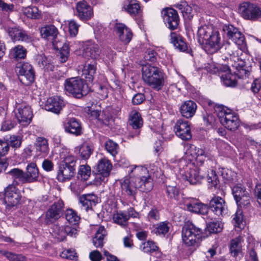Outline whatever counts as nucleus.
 Segmentation results:
<instances>
[{
  "mask_svg": "<svg viewBox=\"0 0 261 261\" xmlns=\"http://www.w3.org/2000/svg\"><path fill=\"white\" fill-rule=\"evenodd\" d=\"M69 55V48L68 45H64L61 48L59 53L60 61L62 63L65 62Z\"/></svg>",
  "mask_w": 261,
  "mask_h": 261,
  "instance_id": "56",
  "label": "nucleus"
},
{
  "mask_svg": "<svg viewBox=\"0 0 261 261\" xmlns=\"http://www.w3.org/2000/svg\"><path fill=\"white\" fill-rule=\"evenodd\" d=\"M0 254L6 256L10 261H27L26 258L20 254H16L6 250H1Z\"/></svg>",
  "mask_w": 261,
  "mask_h": 261,
  "instance_id": "48",
  "label": "nucleus"
},
{
  "mask_svg": "<svg viewBox=\"0 0 261 261\" xmlns=\"http://www.w3.org/2000/svg\"><path fill=\"white\" fill-rule=\"evenodd\" d=\"M15 116L20 123L29 124L33 117V113L30 107L26 103L16 102Z\"/></svg>",
  "mask_w": 261,
  "mask_h": 261,
  "instance_id": "14",
  "label": "nucleus"
},
{
  "mask_svg": "<svg viewBox=\"0 0 261 261\" xmlns=\"http://www.w3.org/2000/svg\"><path fill=\"white\" fill-rule=\"evenodd\" d=\"M114 31L119 39L124 44L128 43L131 40L133 33L129 28L122 23H116L114 27Z\"/></svg>",
  "mask_w": 261,
  "mask_h": 261,
  "instance_id": "25",
  "label": "nucleus"
},
{
  "mask_svg": "<svg viewBox=\"0 0 261 261\" xmlns=\"http://www.w3.org/2000/svg\"><path fill=\"white\" fill-rule=\"evenodd\" d=\"M23 14L28 18L39 19L41 17V12L36 7H28L24 9Z\"/></svg>",
  "mask_w": 261,
  "mask_h": 261,
  "instance_id": "45",
  "label": "nucleus"
},
{
  "mask_svg": "<svg viewBox=\"0 0 261 261\" xmlns=\"http://www.w3.org/2000/svg\"><path fill=\"white\" fill-rule=\"evenodd\" d=\"M197 36L198 42L207 54H214L221 48L220 34L212 27L201 26L198 30Z\"/></svg>",
  "mask_w": 261,
  "mask_h": 261,
  "instance_id": "1",
  "label": "nucleus"
},
{
  "mask_svg": "<svg viewBox=\"0 0 261 261\" xmlns=\"http://www.w3.org/2000/svg\"><path fill=\"white\" fill-rule=\"evenodd\" d=\"M210 208L217 216H223L227 212L224 200L219 196H215L210 201Z\"/></svg>",
  "mask_w": 261,
  "mask_h": 261,
  "instance_id": "23",
  "label": "nucleus"
},
{
  "mask_svg": "<svg viewBox=\"0 0 261 261\" xmlns=\"http://www.w3.org/2000/svg\"><path fill=\"white\" fill-rule=\"evenodd\" d=\"M223 30L227 38L237 45L238 48L242 49L245 47V37L237 28L232 25L227 24L223 26Z\"/></svg>",
  "mask_w": 261,
  "mask_h": 261,
  "instance_id": "12",
  "label": "nucleus"
},
{
  "mask_svg": "<svg viewBox=\"0 0 261 261\" xmlns=\"http://www.w3.org/2000/svg\"><path fill=\"white\" fill-rule=\"evenodd\" d=\"M39 169L34 163H29L26 167L25 176L27 183H31L38 180L39 177Z\"/></svg>",
  "mask_w": 261,
  "mask_h": 261,
  "instance_id": "32",
  "label": "nucleus"
},
{
  "mask_svg": "<svg viewBox=\"0 0 261 261\" xmlns=\"http://www.w3.org/2000/svg\"><path fill=\"white\" fill-rule=\"evenodd\" d=\"M105 147L106 149L109 152L112 156H115L118 151V145L111 140L107 141L105 143Z\"/></svg>",
  "mask_w": 261,
  "mask_h": 261,
  "instance_id": "51",
  "label": "nucleus"
},
{
  "mask_svg": "<svg viewBox=\"0 0 261 261\" xmlns=\"http://www.w3.org/2000/svg\"><path fill=\"white\" fill-rule=\"evenodd\" d=\"M10 149L9 143L0 139V156H4L7 154Z\"/></svg>",
  "mask_w": 261,
  "mask_h": 261,
  "instance_id": "61",
  "label": "nucleus"
},
{
  "mask_svg": "<svg viewBox=\"0 0 261 261\" xmlns=\"http://www.w3.org/2000/svg\"><path fill=\"white\" fill-rule=\"evenodd\" d=\"M76 16L83 21L90 19L93 16L92 7L85 0L80 1L76 5Z\"/></svg>",
  "mask_w": 261,
  "mask_h": 261,
  "instance_id": "20",
  "label": "nucleus"
},
{
  "mask_svg": "<svg viewBox=\"0 0 261 261\" xmlns=\"http://www.w3.org/2000/svg\"><path fill=\"white\" fill-rule=\"evenodd\" d=\"M91 175V168L88 165H81L79 169L77 177L81 180H87Z\"/></svg>",
  "mask_w": 261,
  "mask_h": 261,
  "instance_id": "47",
  "label": "nucleus"
},
{
  "mask_svg": "<svg viewBox=\"0 0 261 261\" xmlns=\"http://www.w3.org/2000/svg\"><path fill=\"white\" fill-rule=\"evenodd\" d=\"M21 198L19 190L15 185H10L5 190V201L9 207H13L19 202Z\"/></svg>",
  "mask_w": 261,
  "mask_h": 261,
  "instance_id": "17",
  "label": "nucleus"
},
{
  "mask_svg": "<svg viewBox=\"0 0 261 261\" xmlns=\"http://www.w3.org/2000/svg\"><path fill=\"white\" fill-rule=\"evenodd\" d=\"M63 207L64 203L62 201L58 200L54 202L45 213L44 222L46 224H50L57 221L60 217Z\"/></svg>",
  "mask_w": 261,
  "mask_h": 261,
  "instance_id": "15",
  "label": "nucleus"
},
{
  "mask_svg": "<svg viewBox=\"0 0 261 261\" xmlns=\"http://www.w3.org/2000/svg\"><path fill=\"white\" fill-rule=\"evenodd\" d=\"M197 105L192 100L184 102L180 107V112L182 117L186 118L192 117L196 111Z\"/></svg>",
  "mask_w": 261,
  "mask_h": 261,
  "instance_id": "28",
  "label": "nucleus"
},
{
  "mask_svg": "<svg viewBox=\"0 0 261 261\" xmlns=\"http://www.w3.org/2000/svg\"><path fill=\"white\" fill-rule=\"evenodd\" d=\"M97 88L96 89V92L97 94V97L99 99H103L107 98L108 96V89L102 85H97Z\"/></svg>",
  "mask_w": 261,
  "mask_h": 261,
  "instance_id": "58",
  "label": "nucleus"
},
{
  "mask_svg": "<svg viewBox=\"0 0 261 261\" xmlns=\"http://www.w3.org/2000/svg\"><path fill=\"white\" fill-rule=\"evenodd\" d=\"M143 81L152 89L159 91L162 89L166 82V75L159 67L149 64L142 68Z\"/></svg>",
  "mask_w": 261,
  "mask_h": 261,
  "instance_id": "2",
  "label": "nucleus"
},
{
  "mask_svg": "<svg viewBox=\"0 0 261 261\" xmlns=\"http://www.w3.org/2000/svg\"><path fill=\"white\" fill-rule=\"evenodd\" d=\"M156 55L154 50L149 49L145 52L144 58L146 61L154 62L156 60Z\"/></svg>",
  "mask_w": 261,
  "mask_h": 261,
  "instance_id": "60",
  "label": "nucleus"
},
{
  "mask_svg": "<svg viewBox=\"0 0 261 261\" xmlns=\"http://www.w3.org/2000/svg\"><path fill=\"white\" fill-rule=\"evenodd\" d=\"M239 12L246 20L256 21L261 18V8L251 2H245L240 4Z\"/></svg>",
  "mask_w": 261,
  "mask_h": 261,
  "instance_id": "9",
  "label": "nucleus"
},
{
  "mask_svg": "<svg viewBox=\"0 0 261 261\" xmlns=\"http://www.w3.org/2000/svg\"><path fill=\"white\" fill-rule=\"evenodd\" d=\"M123 8L131 15H136L141 11L139 4L134 1H131L128 5L124 6Z\"/></svg>",
  "mask_w": 261,
  "mask_h": 261,
  "instance_id": "46",
  "label": "nucleus"
},
{
  "mask_svg": "<svg viewBox=\"0 0 261 261\" xmlns=\"http://www.w3.org/2000/svg\"><path fill=\"white\" fill-rule=\"evenodd\" d=\"M174 131L176 136L183 140H190L192 137L190 126L187 121L178 120L174 126Z\"/></svg>",
  "mask_w": 261,
  "mask_h": 261,
  "instance_id": "21",
  "label": "nucleus"
},
{
  "mask_svg": "<svg viewBox=\"0 0 261 261\" xmlns=\"http://www.w3.org/2000/svg\"><path fill=\"white\" fill-rule=\"evenodd\" d=\"M238 205L242 207L247 206L250 204V197L248 193L242 196L239 200L236 201Z\"/></svg>",
  "mask_w": 261,
  "mask_h": 261,
  "instance_id": "63",
  "label": "nucleus"
},
{
  "mask_svg": "<svg viewBox=\"0 0 261 261\" xmlns=\"http://www.w3.org/2000/svg\"><path fill=\"white\" fill-rule=\"evenodd\" d=\"M181 237L183 242L187 246H196L202 241V230L193 223H188L182 227Z\"/></svg>",
  "mask_w": 261,
  "mask_h": 261,
  "instance_id": "8",
  "label": "nucleus"
},
{
  "mask_svg": "<svg viewBox=\"0 0 261 261\" xmlns=\"http://www.w3.org/2000/svg\"><path fill=\"white\" fill-rule=\"evenodd\" d=\"M166 193L170 198L177 200L179 196V190L175 186H168L166 188Z\"/></svg>",
  "mask_w": 261,
  "mask_h": 261,
  "instance_id": "55",
  "label": "nucleus"
},
{
  "mask_svg": "<svg viewBox=\"0 0 261 261\" xmlns=\"http://www.w3.org/2000/svg\"><path fill=\"white\" fill-rule=\"evenodd\" d=\"M170 38L171 42L178 50L180 51H185L187 50V45L181 37L175 33L172 32L170 34Z\"/></svg>",
  "mask_w": 261,
  "mask_h": 261,
  "instance_id": "36",
  "label": "nucleus"
},
{
  "mask_svg": "<svg viewBox=\"0 0 261 261\" xmlns=\"http://www.w3.org/2000/svg\"><path fill=\"white\" fill-rule=\"evenodd\" d=\"M85 53L87 56H89L94 59H97L99 57L100 50L97 44H92L86 47Z\"/></svg>",
  "mask_w": 261,
  "mask_h": 261,
  "instance_id": "44",
  "label": "nucleus"
},
{
  "mask_svg": "<svg viewBox=\"0 0 261 261\" xmlns=\"http://www.w3.org/2000/svg\"><path fill=\"white\" fill-rule=\"evenodd\" d=\"M35 146L36 150L40 155L46 156L49 151L48 140L43 137H38L36 139Z\"/></svg>",
  "mask_w": 261,
  "mask_h": 261,
  "instance_id": "29",
  "label": "nucleus"
},
{
  "mask_svg": "<svg viewBox=\"0 0 261 261\" xmlns=\"http://www.w3.org/2000/svg\"><path fill=\"white\" fill-rule=\"evenodd\" d=\"M98 200L97 196L93 193L84 194L79 198L82 207L86 211L95 206L98 203Z\"/></svg>",
  "mask_w": 261,
  "mask_h": 261,
  "instance_id": "26",
  "label": "nucleus"
},
{
  "mask_svg": "<svg viewBox=\"0 0 261 261\" xmlns=\"http://www.w3.org/2000/svg\"><path fill=\"white\" fill-rule=\"evenodd\" d=\"M169 224L167 222H162L153 226L152 231L156 235L165 236L169 230Z\"/></svg>",
  "mask_w": 261,
  "mask_h": 261,
  "instance_id": "41",
  "label": "nucleus"
},
{
  "mask_svg": "<svg viewBox=\"0 0 261 261\" xmlns=\"http://www.w3.org/2000/svg\"><path fill=\"white\" fill-rule=\"evenodd\" d=\"M232 193L236 201L239 200L242 196L248 193L245 188L240 185H237L232 188Z\"/></svg>",
  "mask_w": 261,
  "mask_h": 261,
  "instance_id": "49",
  "label": "nucleus"
},
{
  "mask_svg": "<svg viewBox=\"0 0 261 261\" xmlns=\"http://www.w3.org/2000/svg\"><path fill=\"white\" fill-rule=\"evenodd\" d=\"M107 231L103 226H100L97 229L95 237L93 238V244L96 248L101 247L103 245V240L107 236Z\"/></svg>",
  "mask_w": 261,
  "mask_h": 261,
  "instance_id": "35",
  "label": "nucleus"
},
{
  "mask_svg": "<svg viewBox=\"0 0 261 261\" xmlns=\"http://www.w3.org/2000/svg\"><path fill=\"white\" fill-rule=\"evenodd\" d=\"M65 106V102L59 96L48 98L44 105V109L55 114H59Z\"/></svg>",
  "mask_w": 261,
  "mask_h": 261,
  "instance_id": "24",
  "label": "nucleus"
},
{
  "mask_svg": "<svg viewBox=\"0 0 261 261\" xmlns=\"http://www.w3.org/2000/svg\"><path fill=\"white\" fill-rule=\"evenodd\" d=\"M114 222L122 227L126 226L128 224V216L126 212H119L114 214L113 217Z\"/></svg>",
  "mask_w": 261,
  "mask_h": 261,
  "instance_id": "42",
  "label": "nucleus"
},
{
  "mask_svg": "<svg viewBox=\"0 0 261 261\" xmlns=\"http://www.w3.org/2000/svg\"><path fill=\"white\" fill-rule=\"evenodd\" d=\"M243 243V239L241 236H239L231 240L230 245V251L232 255L236 256L241 253Z\"/></svg>",
  "mask_w": 261,
  "mask_h": 261,
  "instance_id": "37",
  "label": "nucleus"
},
{
  "mask_svg": "<svg viewBox=\"0 0 261 261\" xmlns=\"http://www.w3.org/2000/svg\"><path fill=\"white\" fill-rule=\"evenodd\" d=\"M235 45L227 43L225 45L224 54L226 56L224 60H228L229 65L234 68L236 71L234 73L240 76H247L250 72L251 68L247 66L245 62L240 60L238 56L234 55Z\"/></svg>",
  "mask_w": 261,
  "mask_h": 261,
  "instance_id": "5",
  "label": "nucleus"
},
{
  "mask_svg": "<svg viewBox=\"0 0 261 261\" xmlns=\"http://www.w3.org/2000/svg\"><path fill=\"white\" fill-rule=\"evenodd\" d=\"M160 169L155 164H151L148 168L142 166H134L132 167V173L133 175L141 177L144 182L146 179H150L152 188L153 187V180L154 177H157L160 174Z\"/></svg>",
  "mask_w": 261,
  "mask_h": 261,
  "instance_id": "11",
  "label": "nucleus"
},
{
  "mask_svg": "<svg viewBox=\"0 0 261 261\" xmlns=\"http://www.w3.org/2000/svg\"><path fill=\"white\" fill-rule=\"evenodd\" d=\"M141 248L142 250L146 253L153 252L158 249V247L156 245L155 243L152 241H148L147 242L143 243Z\"/></svg>",
  "mask_w": 261,
  "mask_h": 261,
  "instance_id": "54",
  "label": "nucleus"
},
{
  "mask_svg": "<svg viewBox=\"0 0 261 261\" xmlns=\"http://www.w3.org/2000/svg\"><path fill=\"white\" fill-rule=\"evenodd\" d=\"M96 73V62L93 61L91 63L86 65L83 70V75L86 81L92 82Z\"/></svg>",
  "mask_w": 261,
  "mask_h": 261,
  "instance_id": "34",
  "label": "nucleus"
},
{
  "mask_svg": "<svg viewBox=\"0 0 261 261\" xmlns=\"http://www.w3.org/2000/svg\"><path fill=\"white\" fill-rule=\"evenodd\" d=\"M207 181L209 184V186L212 188L214 187L216 188L217 186L219 184V180L218 179V175H217L216 171L212 169L208 172L207 176Z\"/></svg>",
  "mask_w": 261,
  "mask_h": 261,
  "instance_id": "52",
  "label": "nucleus"
},
{
  "mask_svg": "<svg viewBox=\"0 0 261 261\" xmlns=\"http://www.w3.org/2000/svg\"><path fill=\"white\" fill-rule=\"evenodd\" d=\"M79 26L74 20L68 21V31L71 36L75 37L77 34Z\"/></svg>",
  "mask_w": 261,
  "mask_h": 261,
  "instance_id": "57",
  "label": "nucleus"
},
{
  "mask_svg": "<svg viewBox=\"0 0 261 261\" xmlns=\"http://www.w3.org/2000/svg\"><path fill=\"white\" fill-rule=\"evenodd\" d=\"M207 228L211 233H218L222 229V224L219 222H212L208 224Z\"/></svg>",
  "mask_w": 261,
  "mask_h": 261,
  "instance_id": "59",
  "label": "nucleus"
},
{
  "mask_svg": "<svg viewBox=\"0 0 261 261\" xmlns=\"http://www.w3.org/2000/svg\"><path fill=\"white\" fill-rule=\"evenodd\" d=\"M215 112L220 123L228 129L233 131L239 126L238 116L232 112L231 110L223 106H219L215 108Z\"/></svg>",
  "mask_w": 261,
  "mask_h": 261,
  "instance_id": "6",
  "label": "nucleus"
},
{
  "mask_svg": "<svg viewBox=\"0 0 261 261\" xmlns=\"http://www.w3.org/2000/svg\"><path fill=\"white\" fill-rule=\"evenodd\" d=\"M129 178H125L121 183V188L123 191L128 195L134 196L136 190L138 189L141 192H147L152 189L150 179H146V182L137 175H133L132 169L129 171Z\"/></svg>",
  "mask_w": 261,
  "mask_h": 261,
  "instance_id": "4",
  "label": "nucleus"
},
{
  "mask_svg": "<svg viewBox=\"0 0 261 261\" xmlns=\"http://www.w3.org/2000/svg\"><path fill=\"white\" fill-rule=\"evenodd\" d=\"M65 130L66 132L79 136L82 134L81 123L77 120L72 118L64 124Z\"/></svg>",
  "mask_w": 261,
  "mask_h": 261,
  "instance_id": "30",
  "label": "nucleus"
},
{
  "mask_svg": "<svg viewBox=\"0 0 261 261\" xmlns=\"http://www.w3.org/2000/svg\"><path fill=\"white\" fill-rule=\"evenodd\" d=\"M229 65H225L221 70V81L224 85L227 87H234L236 85L235 76L230 73Z\"/></svg>",
  "mask_w": 261,
  "mask_h": 261,
  "instance_id": "31",
  "label": "nucleus"
},
{
  "mask_svg": "<svg viewBox=\"0 0 261 261\" xmlns=\"http://www.w3.org/2000/svg\"><path fill=\"white\" fill-rule=\"evenodd\" d=\"M178 167L179 173L185 177L191 184H196L203 178V175L200 174L199 169L185 158L180 159L178 163Z\"/></svg>",
  "mask_w": 261,
  "mask_h": 261,
  "instance_id": "7",
  "label": "nucleus"
},
{
  "mask_svg": "<svg viewBox=\"0 0 261 261\" xmlns=\"http://www.w3.org/2000/svg\"><path fill=\"white\" fill-rule=\"evenodd\" d=\"M112 168V165L108 159L103 158L98 162L96 171L97 178L101 181H104L110 173Z\"/></svg>",
  "mask_w": 261,
  "mask_h": 261,
  "instance_id": "22",
  "label": "nucleus"
},
{
  "mask_svg": "<svg viewBox=\"0 0 261 261\" xmlns=\"http://www.w3.org/2000/svg\"><path fill=\"white\" fill-rule=\"evenodd\" d=\"M74 151L84 160L88 159L93 152L91 147L87 143H83L74 148Z\"/></svg>",
  "mask_w": 261,
  "mask_h": 261,
  "instance_id": "38",
  "label": "nucleus"
},
{
  "mask_svg": "<svg viewBox=\"0 0 261 261\" xmlns=\"http://www.w3.org/2000/svg\"><path fill=\"white\" fill-rule=\"evenodd\" d=\"M128 124L134 129V132L129 133L128 138H134L140 134V129L142 127L143 121L140 114L136 110L132 111L129 116Z\"/></svg>",
  "mask_w": 261,
  "mask_h": 261,
  "instance_id": "19",
  "label": "nucleus"
},
{
  "mask_svg": "<svg viewBox=\"0 0 261 261\" xmlns=\"http://www.w3.org/2000/svg\"><path fill=\"white\" fill-rule=\"evenodd\" d=\"M10 144L12 147L19 148L21 144V140L19 137L13 135L10 137Z\"/></svg>",
  "mask_w": 261,
  "mask_h": 261,
  "instance_id": "62",
  "label": "nucleus"
},
{
  "mask_svg": "<svg viewBox=\"0 0 261 261\" xmlns=\"http://www.w3.org/2000/svg\"><path fill=\"white\" fill-rule=\"evenodd\" d=\"M65 216L66 220L71 224H78L80 217L76 212L72 208H68L65 212Z\"/></svg>",
  "mask_w": 261,
  "mask_h": 261,
  "instance_id": "43",
  "label": "nucleus"
},
{
  "mask_svg": "<svg viewBox=\"0 0 261 261\" xmlns=\"http://www.w3.org/2000/svg\"><path fill=\"white\" fill-rule=\"evenodd\" d=\"M162 15L166 25L171 30L177 28L179 19L177 12L172 8H166L162 10Z\"/></svg>",
  "mask_w": 261,
  "mask_h": 261,
  "instance_id": "16",
  "label": "nucleus"
},
{
  "mask_svg": "<svg viewBox=\"0 0 261 261\" xmlns=\"http://www.w3.org/2000/svg\"><path fill=\"white\" fill-rule=\"evenodd\" d=\"M184 203L185 208L191 212L203 215L207 214L208 207L197 199L187 198L184 200Z\"/></svg>",
  "mask_w": 261,
  "mask_h": 261,
  "instance_id": "18",
  "label": "nucleus"
},
{
  "mask_svg": "<svg viewBox=\"0 0 261 261\" xmlns=\"http://www.w3.org/2000/svg\"><path fill=\"white\" fill-rule=\"evenodd\" d=\"M8 174L13 180V185H18L20 184L27 183L25 176V172L18 168H14L9 171Z\"/></svg>",
  "mask_w": 261,
  "mask_h": 261,
  "instance_id": "33",
  "label": "nucleus"
},
{
  "mask_svg": "<svg viewBox=\"0 0 261 261\" xmlns=\"http://www.w3.org/2000/svg\"><path fill=\"white\" fill-rule=\"evenodd\" d=\"M22 31V29L17 27H9L7 29V32L13 41L18 40Z\"/></svg>",
  "mask_w": 261,
  "mask_h": 261,
  "instance_id": "53",
  "label": "nucleus"
},
{
  "mask_svg": "<svg viewBox=\"0 0 261 261\" xmlns=\"http://www.w3.org/2000/svg\"><path fill=\"white\" fill-rule=\"evenodd\" d=\"M232 223L236 228H238L240 229L243 228L244 225L243 224V216L241 210H237L233 216Z\"/></svg>",
  "mask_w": 261,
  "mask_h": 261,
  "instance_id": "50",
  "label": "nucleus"
},
{
  "mask_svg": "<svg viewBox=\"0 0 261 261\" xmlns=\"http://www.w3.org/2000/svg\"><path fill=\"white\" fill-rule=\"evenodd\" d=\"M50 233L59 241H64L66 237L64 226H60L58 224L54 225L51 228Z\"/></svg>",
  "mask_w": 261,
  "mask_h": 261,
  "instance_id": "39",
  "label": "nucleus"
},
{
  "mask_svg": "<svg viewBox=\"0 0 261 261\" xmlns=\"http://www.w3.org/2000/svg\"><path fill=\"white\" fill-rule=\"evenodd\" d=\"M27 50L22 45H18L15 46L11 51V56L16 60L24 59L27 55Z\"/></svg>",
  "mask_w": 261,
  "mask_h": 261,
  "instance_id": "40",
  "label": "nucleus"
},
{
  "mask_svg": "<svg viewBox=\"0 0 261 261\" xmlns=\"http://www.w3.org/2000/svg\"><path fill=\"white\" fill-rule=\"evenodd\" d=\"M40 33L42 38L53 41L59 34L58 29L53 24H46L41 27Z\"/></svg>",
  "mask_w": 261,
  "mask_h": 261,
  "instance_id": "27",
  "label": "nucleus"
},
{
  "mask_svg": "<svg viewBox=\"0 0 261 261\" xmlns=\"http://www.w3.org/2000/svg\"><path fill=\"white\" fill-rule=\"evenodd\" d=\"M61 162L57 178L60 182L70 180L75 175L77 159L69 153L60 154Z\"/></svg>",
  "mask_w": 261,
  "mask_h": 261,
  "instance_id": "3",
  "label": "nucleus"
},
{
  "mask_svg": "<svg viewBox=\"0 0 261 261\" xmlns=\"http://www.w3.org/2000/svg\"><path fill=\"white\" fill-rule=\"evenodd\" d=\"M20 81L25 85L31 84L34 80L35 74L32 65L28 63L20 64L16 66Z\"/></svg>",
  "mask_w": 261,
  "mask_h": 261,
  "instance_id": "13",
  "label": "nucleus"
},
{
  "mask_svg": "<svg viewBox=\"0 0 261 261\" xmlns=\"http://www.w3.org/2000/svg\"><path fill=\"white\" fill-rule=\"evenodd\" d=\"M75 254L76 253L74 250H72L71 249H67L63 251L62 252L61 256L63 258L72 260L74 259V258L76 257Z\"/></svg>",
  "mask_w": 261,
  "mask_h": 261,
  "instance_id": "64",
  "label": "nucleus"
},
{
  "mask_svg": "<svg viewBox=\"0 0 261 261\" xmlns=\"http://www.w3.org/2000/svg\"><path fill=\"white\" fill-rule=\"evenodd\" d=\"M64 87L67 92L76 98H80L87 94L83 80L77 77L67 79Z\"/></svg>",
  "mask_w": 261,
  "mask_h": 261,
  "instance_id": "10",
  "label": "nucleus"
}]
</instances>
